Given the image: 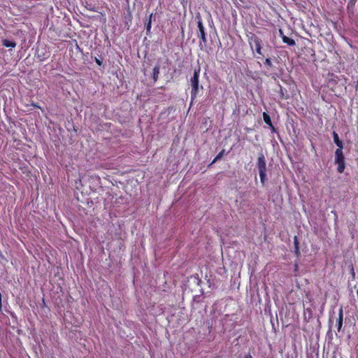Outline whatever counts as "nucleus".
Returning <instances> with one entry per match:
<instances>
[{
	"label": "nucleus",
	"instance_id": "5",
	"mask_svg": "<svg viewBox=\"0 0 358 358\" xmlns=\"http://www.w3.org/2000/svg\"><path fill=\"white\" fill-rule=\"evenodd\" d=\"M197 27L199 29L198 36L200 38L201 42L200 45L203 44L206 45L207 43V34L205 31V27L203 26L201 17L200 15H197L196 17Z\"/></svg>",
	"mask_w": 358,
	"mask_h": 358
},
{
	"label": "nucleus",
	"instance_id": "8",
	"mask_svg": "<svg viewBox=\"0 0 358 358\" xmlns=\"http://www.w3.org/2000/svg\"><path fill=\"white\" fill-rule=\"evenodd\" d=\"M333 138H334V142L338 146L337 149H341V150H343V142H342V141L340 140L339 136L336 131L333 132Z\"/></svg>",
	"mask_w": 358,
	"mask_h": 358
},
{
	"label": "nucleus",
	"instance_id": "19",
	"mask_svg": "<svg viewBox=\"0 0 358 358\" xmlns=\"http://www.w3.org/2000/svg\"><path fill=\"white\" fill-rule=\"evenodd\" d=\"M271 129V131L272 132H275V128L274 127V126L272 124V122L271 121V123H268V124H266Z\"/></svg>",
	"mask_w": 358,
	"mask_h": 358
},
{
	"label": "nucleus",
	"instance_id": "24",
	"mask_svg": "<svg viewBox=\"0 0 358 358\" xmlns=\"http://www.w3.org/2000/svg\"><path fill=\"white\" fill-rule=\"evenodd\" d=\"M306 310L308 311L309 313H311V310L310 308H307Z\"/></svg>",
	"mask_w": 358,
	"mask_h": 358
},
{
	"label": "nucleus",
	"instance_id": "18",
	"mask_svg": "<svg viewBox=\"0 0 358 358\" xmlns=\"http://www.w3.org/2000/svg\"><path fill=\"white\" fill-rule=\"evenodd\" d=\"M271 129V131L272 132H275V128L274 127V126L272 124V122L271 121V123H268V124H266Z\"/></svg>",
	"mask_w": 358,
	"mask_h": 358
},
{
	"label": "nucleus",
	"instance_id": "21",
	"mask_svg": "<svg viewBox=\"0 0 358 358\" xmlns=\"http://www.w3.org/2000/svg\"><path fill=\"white\" fill-rule=\"evenodd\" d=\"M87 9L91 10V11H96L94 7H92V6H89V7H87Z\"/></svg>",
	"mask_w": 358,
	"mask_h": 358
},
{
	"label": "nucleus",
	"instance_id": "11",
	"mask_svg": "<svg viewBox=\"0 0 358 358\" xmlns=\"http://www.w3.org/2000/svg\"><path fill=\"white\" fill-rule=\"evenodd\" d=\"M152 17H153V13H151L149 15V18H148V22L145 23V29H146L147 34H148L150 32V30H151L152 18Z\"/></svg>",
	"mask_w": 358,
	"mask_h": 358
},
{
	"label": "nucleus",
	"instance_id": "12",
	"mask_svg": "<svg viewBox=\"0 0 358 358\" xmlns=\"http://www.w3.org/2000/svg\"><path fill=\"white\" fill-rule=\"evenodd\" d=\"M294 252H295V254L296 255V256H299L300 255V250H299V241H298V238L296 236H294Z\"/></svg>",
	"mask_w": 358,
	"mask_h": 358
},
{
	"label": "nucleus",
	"instance_id": "20",
	"mask_svg": "<svg viewBox=\"0 0 358 358\" xmlns=\"http://www.w3.org/2000/svg\"><path fill=\"white\" fill-rule=\"evenodd\" d=\"M94 61L95 62L99 65V66H101L102 65V61L100 60L99 59L95 57L94 58Z\"/></svg>",
	"mask_w": 358,
	"mask_h": 358
},
{
	"label": "nucleus",
	"instance_id": "13",
	"mask_svg": "<svg viewBox=\"0 0 358 358\" xmlns=\"http://www.w3.org/2000/svg\"><path fill=\"white\" fill-rule=\"evenodd\" d=\"M225 155V150H222V151H220L217 155V156L214 158V159L213 160L212 163L211 164H213L215 163V162H217V160L220 159L224 155Z\"/></svg>",
	"mask_w": 358,
	"mask_h": 358
},
{
	"label": "nucleus",
	"instance_id": "7",
	"mask_svg": "<svg viewBox=\"0 0 358 358\" xmlns=\"http://www.w3.org/2000/svg\"><path fill=\"white\" fill-rule=\"evenodd\" d=\"M280 34L282 36V42L285 43H287V45L290 46H294L296 45L295 41L292 38H290L285 35H283L282 31L280 29Z\"/></svg>",
	"mask_w": 358,
	"mask_h": 358
},
{
	"label": "nucleus",
	"instance_id": "1",
	"mask_svg": "<svg viewBox=\"0 0 358 358\" xmlns=\"http://www.w3.org/2000/svg\"><path fill=\"white\" fill-rule=\"evenodd\" d=\"M257 167L259 170L261 183L264 186L266 180V161L263 152H259L258 155Z\"/></svg>",
	"mask_w": 358,
	"mask_h": 358
},
{
	"label": "nucleus",
	"instance_id": "23",
	"mask_svg": "<svg viewBox=\"0 0 358 358\" xmlns=\"http://www.w3.org/2000/svg\"><path fill=\"white\" fill-rule=\"evenodd\" d=\"M280 90H281V97H282V99H284V96H283V92H282V87H280Z\"/></svg>",
	"mask_w": 358,
	"mask_h": 358
},
{
	"label": "nucleus",
	"instance_id": "15",
	"mask_svg": "<svg viewBox=\"0 0 358 358\" xmlns=\"http://www.w3.org/2000/svg\"><path fill=\"white\" fill-rule=\"evenodd\" d=\"M263 119H264V121L266 124H268V123H271V117L270 115L266 113V112H264L263 113Z\"/></svg>",
	"mask_w": 358,
	"mask_h": 358
},
{
	"label": "nucleus",
	"instance_id": "6",
	"mask_svg": "<svg viewBox=\"0 0 358 358\" xmlns=\"http://www.w3.org/2000/svg\"><path fill=\"white\" fill-rule=\"evenodd\" d=\"M343 322V308L341 307L338 310V317L336 321L337 331L339 332L341 330Z\"/></svg>",
	"mask_w": 358,
	"mask_h": 358
},
{
	"label": "nucleus",
	"instance_id": "9",
	"mask_svg": "<svg viewBox=\"0 0 358 358\" xmlns=\"http://www.w3.org/2000/svg\"><path fill=\"white\" fill-rule=\"evenodd\" d=\"M159 71H160V66L159 64H157L154 67V69L152 70V78H153L154 83L157 82L159 78Z\"/></svg>",
	"mask_w": 358,
	"mask_h": 358
},
{
	"label": "nucleus",
	"instance_id": "16",
	"mask_svg": "<svg viewBox=\"0 0 358 358\" xmlns=\"http://www.w3.org/2000/svg\"><path fill=\"white\" fill-rule=\"evenodd\" d=\"M357 1V0H348V9L353 8Z\"/></svg>",
	"mask_w": 358,
	"mask_h": 358
},
{
	"label": "nucleus",
	"instance_id": "10",
	"mask_svg": "<svg viewBox=\"0 0 358 358\" xmlns=\"http://www.w3.org/2000/svg\"><path fill=\"white\" fill-rule=\"evenodd\" d=\"M2 45L6 48H14L16 46V43L8 39H3L2 40Z\"/></svg>",
	"mask_w": 358,
	"mask_h": 358
},
{
	"label": "nucleus",
	"instance_id": "4",
	"mask_svg": "<svg viewBox=\"0 0 358 358\" xmlns=\"http://www.w3.org/2000/svg\"><path fill=\"white\" fill-rule=\"evenodd\" d=\"M249 43L250 47L252 48V44H254L256 52L258 55L256 56L257 59H262L264 55L262 53V40L256 35L252 34L251 37L249 38Z\"/></svg>",
	"mask_w": 358,
	"mask_h": 358
},
{
	"label": "nucleus",
	"instance_id": "3",
	"mask_svg": "<svg viewBox=\"0 0 358 358\" xmlns=\"http://www.w3.org/2000/svg\"><path fill=\"white\" fill-rule=\"evenodd\" d=\"M335 164L338 165L337 171L339 173H343L345 169V162L343 150L336 149L335 152Z\"/></svg>",
	"mask_w": 358,
	"mask_h": 358
},
{
	"label": "nucleus",
	"instance_id": "22",
	"mask_svg": "<svg viewBox=\"0 0 358 358\" xmlns=\"http://www.w3.org/2000/svg\"><path fill=\"white\" fill-rule=\"evenodd\" d=\"M244 358H253V357H252V355L250 353H248L245 355Z\"/></svg>",
	"mask_w": 358,
	"mask_h": 358
},
{
	"label": "nucleus",
	"instance_id": "25",
	"mask_svg": "<svg viewBox=\"0 0 358 358\" xmlns=\"http://www.w3.org/2000/svg\"><path fill=\"white\" fill-rule=\"evenodd\" d=\"M352 270V276L355 277V272H354L353 268Z\"/></svg>",
	"mask_w": 358,
	"mask_h": 358
},
{
	"label": "nucleus",
	"instance_id": "2",
	"mask_svg": "<svg viewBox=\"0 0 358 358\" xmlns=\"http://www.w3.org/2000/svg\"><path fill=\"white\" fill-rule=\"evenodd\" d=\"M201 68L199 66L197 69H194V73L192 77L190 78V83L192 85L191 90V99L192 100L194 99L199 92V75H200Z\"/></svg>",
	"mask_w": 358,
	"mask_h": 358
},
{
	"label": "nucleus",
	"instance_id": "14",
	"mask_svg": "<svg viewBox=\"0 0 358 358\" xmlns=\"http://www.w3.org/2000/svg\"><path fill=\"white\" fill-rule=\"evenodd\" d=\"M264 65L267 70H269L273 67V63L270 58H266L264 61Z\"/></svg>",
	"mask_w": 358,
	"mask_h": 358
},
{
	"label": "nucleus",
	"instance_id": "17",
	"mask_svg": "<svg viewBox=\"0 0 358 358\" xmlns=\"http://www.w3.org/2000/svg\"><path fill=\"white\" fill-rule=\"evenodd\" d=\"M271 129V131L272 132H275V128L274 127V126L272 124V122L271 121V123H268V124H266Z\"/></svg>",
	"mask_w": 358,
	"mask_h": 358
}]
</instances>
